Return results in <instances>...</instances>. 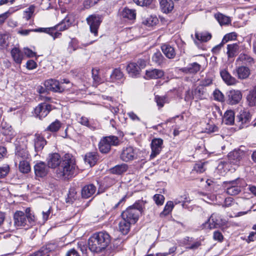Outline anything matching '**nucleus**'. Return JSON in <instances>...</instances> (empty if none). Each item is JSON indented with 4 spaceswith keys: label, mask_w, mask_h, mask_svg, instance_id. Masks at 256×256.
Wrapping results in <instances>:
<instances>
[{
    "label": "nucleus",
    "mask_w": 256,
    "mask_h": 256,
    "mask_svg": "<svg viewBox=\"0 0 256 256\" xmlns=\"http://www.w3.org/2000/svg\"><path fill=\"white\" fill-rule=\"evenodd\" d=\"M220 74L222 79L227 85H235L238 82L236 78L232 76L226 69L222 70L220 71Z\"/></svg>",
    "instance_id": "19"
},
{
    "label": "nucleus",
    "mask_w": 256,
    "mask_h": 256,
    "mask_svg": "<svg viewBox=\"0 0 256 256\" xmlns=\"http://www.w3.org/2000/svg\"><path fill=\"white\" fill-rule=\"evenodd\" d=\"M160 6L164 12L168 13L173 10L174 4L172 0H161Z\"/></svg>",
    "instance_id": "27"
},
{
    "label": "nucleus",
    "mask_w": 256,
    "mask_h": 256,
    "mask_svg": "<svg viewBox=\"0 0 256 256\" xmlns=\"http://www.w3.org/2000/svg\"><path fill=\"white\" fill-rule=\"evenodd\" d=\"M8 35L0 34V50L8 46Z\"/></svg>",
    "instance_id": "47"
},
{
    "label": "nucleus",
    "mask_w": 256,
    "mask_h": 256,
    "mask_svg": "<svg viewBox=\"0 0 256 256\" xmlns=\"http://www.w3.org/2000/svg\"><path fill=\"white\" fill-rule=\"evenodd\" d=\"M128 168V166L126 164H118L110 170V172L115 174H122L126 172Z\"/></svg>",
    "instance_id": "34"
},
{
    "label": "nucleus",
    "mask_w": 256,
    "mask_h": 256,
    "mask_svg": "<svg viewBox=\"0 0 256 256\" xmlns=\"http://www.w3.org/2000/svg\"><path fill=\"white\" fill-rule=\"evenodd\" d=\"M11 55L16 63L20 64L22 62L23 54L18 48H12L11 50Z\"/></svg>",
    "instance_id": "35"
},
{
    "label": "nucleus",
    "mask_w": 256,
    "mask_h": 256,
    "mask_svg": "<svg viewBox=\"0 0 256 256\" xmlns=\"http://www.w3.org/2000/svg\"><path fill=\"white\" fill-rule=\"evenodd\" d=\"M152 61L158 66H162L165 63L166 59L160 51H156L152 58Z\"/></svg>",
    "instance_id": "33"
},
{
    "label": "nucleus",
    "mask_w": 256,
    "mask_h": 256,
    "mask_svg": "<svg viewBox=\"0 0 256 256\" xmlns=\"http://www.w3.org/2000/svg\"><path fill=\"white\" fill-rule=\"evenodd\" d=\"M250 120V113L245 110H240L236 116V122L240 128L246 126Z\"/></svg>",
    "instance_id": "14"
},
{
    "label": "nucleus",
    "mask_w": 256,
    "mask_h": 256,
    "mask_svg": "<svg viewBox=\"0 0 256 256\" xmlns=\"http://www.w3.org/2000/svg\"><path fill=\"white\" fill-rule=\"evenodd\" d=\"M174 207V202L168 201L166 204L164 209L160 214V216L163 217L168 216Z\"/></svg>",
    "instance_id": "41"
},
{
    "label": "nucleus",
    "mask_w": 256,
    "mask_h": 256,
    "mask_svg": "<svg viewBox=\"0 0 256 256\" xmlns=\"http://www.w3.org/2000/svg\"><path fill=\"white\" fill-rule=\"evenodd\" d=\"M34 174L37 177L44 178L48 172V166L42 162H38L34 166Z\"/></svg>",
    "instance_id": "15"
},
{
    "label": "nucleus",
    "mask_w": 256,
    "mask_h": 256,
    "mask_svg": "<svg viewBox=\"0 0 256 256\" xmlns=\"http://www.w3.org/2000/svg\"><path fill=\"white\" fill-rule=\"evenodd\" d=\"M122 77V72L118 68L114 69L110 75V78L112 80H120Z\"/></svg>",
    "instance_id": "51"
},
{
    "label": "nucleus",
    "mask_w": 256,
    "mask_h": 256,
    "mask_svg": "<svg viewBox=\"0 0 256 256\" xmlns=\"http://www.w3.org/2000/svg\"><path fill=\"white\" fill-rule=\"evenodd\" d=\"M158 22V19L156 16H150L145 20L143 23L148 26H152L156 24Z\"/></svg>",
    "instance_id": "55"
},
{
    "label": "nucleus",
    "mask_w": 256,
    "mask_h": 256,
    "mask_svg": "<svg viewBox=\"0 0 256 256\" xmlns=\"http://www.w3.org/2000/svg\"><path fill=\"white\" fill-rule=\"evenodd\" d=\"M96 191V187L92 184L85 186L82 190V198H88L92 196Z\"/></svg>",
    "instance_id": "21"
},
{
    "label": "nucleus",
    "mask_w": 256,
    "mask_h": 256,
    "mask_svg": "<svg viewBox=\"0 0 256 256\" xmlns=\"http://www.w3.org/2000/svg\"><path fill=\"white\" fill-rule=\"evenodd\" d=\"M92 76L94 80V86H96L97 85L102 82V80L98 76V70H92Z\"/></svg>",
    "instance_id": "46"
},
{
    "label": "nucleus",
    "mask_w": 256,
    "mask_h": 256,
    "mask_svg": "<svg viewBox=\"0 0 256 256\" xmlns=\"http://www.w3.org/2000/svg\"><path fill=\"white\" fill-rule=\"evenodd\" d=\"M161 49L166 56L169 58H174L176 56L174 48L168 44H164L162 45Z\"/></svg>",
    "instance_id": "20"
},
{
    "label": "nucleus",
    "mask_w": 256,
    "mask_h": 256,
    "mask_svg": "<svg viewBox=\"0 0 256 256\" xmlns=\"http://www.w3.org/2000/svg\"><path fill=\"white\" fill-rule=\"evenodd\" d=\"M34 146L36 151L41 150L46 144L44 138L38 134H36L34 138Z\"/></svg>",
    "instance_id": "24"
},
{
    "label": "nucleus",
    "mask_w": 256,
    "mask_h": 256,
    "mask_svg": "<svg viewBox=\"0 0 256 256\" xmlns=\"http://www.w3.org/2000/svg\"><path fill=\"white\" fill-rule=\"evenodd\" d=\"M140 216L139 211L136 209L132 208V206H129L121 214L122 218L126 219L132 224H134L137 222Z\"/></svg>",
    "instance_id": "9"
},
{
    "label": "nucleus",
    "mask_w": 256,
    "mask_h": 256,
    "mask_svg": "<svg viewBox=\"0 0 256 256\" xmlns=\"http://www.w3.org/2000/svg\"><path fill=\"white\" fill-rule=\"evenodd\" d=\"M155 100L158 106L162 108L164 104L168 102V99L166 96H156Z\"/></svg>",
    "instance_id": "50"
},
{
    "label": "nucleus",
    "mask_w": 256,
    "mask_h": 256,
    "mask_svg": "<svg viewBox=\"0 0 256 256\" xmlns=\"http://www.w3.org/2000/svg\"><path fill=\"white\" fill-rule=\"evenodd\" d=\"M44 84L46 89L54 92H61L66 89L65 86H62L58 81L54 79L46 80Z\"/></svg>",
    "instance_id": "10"
},
{
    "label": "nucleus",
    "mask_w": 256,
    "mask_h": 256,
    "mask_svg": "<svg viewBox=\"0 0 256 256\" xmlns=\"http://www.w3.org/2000/svg\"><path fill=\"white\" fill-rule=\"evenodd\" d=\"M207 164L208 162H198L195 164L192 171L196 173H202L206 170Z\"/></svg>",
    "instance_id": "36"
},
{
    "label": "nucleus",
    "mask_w": 256,
    "mask_h": 256,
    "mask_svg": "<svg viewBox=\"0 0 256 256\" xmlns=\"http://www.w3.org/2000/svg\"><path fill=\"white\" fill-rule=\"evenodd\" d=\"M146 203V201L138 200L130 206H132V208L138 210L140 212V214L143 212Z\"/></svg>",
    "instance_id": "45"
},
{
    "label": "nucleus",
    "mask_w": 256,
    "mask_h": 256,
    "mask_svg": "<svg viewBox=\"0 0 256 256\" xmlns=\"http://www.w3.org/2000/svg\"><path fill=\"white\" fill-rule=\"evenodd\" d=\"M78 48V42L75 38H72L69 42L67 50L70 54H72Z\"/></svg>",
    "instance_id": "44"
},
{
    "label": "nucleus",
    "mask_w": 256,
    "mask_h": 256,
    "mask_svg": "<svg viewBox=\"0 0 256 256\" xmlns=\"http://www.w3.org/2000/svg\"><path fill=\"white\" fill-rule=\"evenodd\" d=\"M126 71L130 76L134 77L140 73V68L136 62H130L128 64L126 68Z\"/></svg>",
    "instance_id": "25"
},
{
    "label": "nucleus",
    "mask_w": 256,
    "mask_h": 256,
    "mask_svg": "<svg viewBox=\"0 0 256 256\" xmlns=\"http://www.w3.org/2000/svg\"><path fill=\"white\" fill-rule=\"evenodd\" d=\"M136 150L132 146H128L124 148L122 150L120 158L126 162L132 160L136 158Z\"/></svg>",
    "instance_id": "12"
},
{
    "label": "nucleus",
    "mask_w": 256,
    "mask_h": 256,
    "mask_svg": "<svg viewBox=\"0 0 256 256\" xmlns=\"http://www.w3.org/2000/svg\"><path fill=\"white\" fill-rule=\"evenodd\" d=\"M163 145V140L160 138H156L152 140L150 146L152 152L150 155V158L152 159L156 156L160 154Z\"/></svg>",
    "instance_id": "11"
},
{
    "label": "nucleus",
    "mask_w": 256,
    "mask_h": 256,
    "mask_svg": "<svg viewBox=\"0 0 256 256\" xmlns=\"http://www.w3.org/2000/svg\"><path fill=\"white\" fill-rule=\"evenodd\" d=\"M130 118L134 122H140V118L133 112H130L127 113Z\"/></svg>",
    "instance_id": "61"
},
{
    "label": "nucleus",
    "mask_w": 256,
    "mask_h": 256,
    "mask_svg": "<svg viewBox=\"0 0 256 256\" xmlns=\"http://www.w3.org/2000/svg\"><path fill=\"white\" fill-rule=\"evenodd\" d=\"M121 16L124 18L133 20L136 18V12L134 10L124 8L121 12Z\"/></svg>",
    "instance_id": "37"
},
{
    "label": "nucleus",
    "mask_w": 256,
    "mask_h": 256,
    "mask_svg": "<svg viewBox=\"0 0 256 256\" xmlns=\"http://www.w3.org/2000/svg\"><path fill=\"white\" fill-rule=\"evenodd\" d=\"M213 238L216 240L222 242L224 239V236L219 231H215L214 232Z\"/></svg>",
    "instance_id": "62"
},
{
    "label": "nucleus",
    "mask_w": 256,
    "mask_h": 256,
    "mask_svg": "<svg viewBox=\"0 0 256 256\" xmlns=\"http://www.w3.org/2000/svg\"><path fill=\"white\" fill-rule=\"evenodd\" d=\"M195 36L196 40L201 42H206L212 38L210 34L207 32H196Z\"/></svg>",
    "instance_id": "39"
},
{
    "label": "nucleus",
    "mask_w": 256,
    "mask_h": 256,
    "mask_svg": "<svg viewBox=\"0 0 256 256\" xmlns=\"http://www.w3.org/2000/svg\"><path fill=\"white\" fill-rule=\"evenodd\" d=\"M227 221L222 218L218 214L213 213L210 218L202 224L204 228L214 229L222 228L225 226Z\"/></svg>",
    "instance_id": "5"
},
{
    "label": "nucleus",
    "mask_w": 256,
    "mask_h": 256,
    "mask_svg": "<svg viewBox=\"0 0 256 256\" xmlns=\"http://www.w3.org/2000/svg\"><path fill=\"white\" fill-rule=\"evenodd\" d=\"M214 18L221 26H228L231 24V18L220 12H217L214 14Z\"/></svg>",
    "instance_id": "22"
},
{
    "label": "nucleus",
    "mask_w": 256,
    "mask_h": 256,
    "mask_svg": "<svg viewBox=\"0 0 256 256\" xmlns=\"http://www.w3.org/2000/svg\"><path fill=\"white\" fill-rule=\"evenodd\" d=\"M51 213V208L50 207L46 211L43 210L42 212V220L44 222H45L48 218L50 214Z\"/></svg>",
    "instance_id": "63"
},
{
    "label": "nucleus",
    "mask_w": 256,
    "mask_h": 256,
    "mask_svg": "<svg viewBox=\"0 0 256 256\" xmlns=\"http://www.w3.org/2000/svg\"><path fill=\"white\" fill-rule=\"evenodd\" d=\"M10 172V166L8 164H5L2 166H0V178H4L7 176Z\"/></svg>",
    "instance_id": "53"
},
{
    "label": "nucleus",
    "mask_w": 256,
    "mask_h": 256,
    "mask_svg": "<svg viewBox=\"0 0 256 256\" xmlns=\"http://www.w3.org/2000/svg\"><path fill=\"white\" fill-rule=\"evenodd\" d=\"M132 224L127 220L126 219L122 218V220L118 224L119 230L122 234H126L130 230V225Z\"/></svg>",
    "instance_id": "28"
},
{
    "label": "nucleus",
    "mask_w": 256,
    "mask_h": 256,
    "mask_svg": "<svg viewBox=\"0 0 256 256\" xmlns=\"http://www.w3.org/2000/svg\"><path fill=\"white\" fill-rule=\"evenodd\" d=\"M153 200L157 205L162 206L164 202V197L162 194H156L153 196Z\"/></svg>",
    "instance_id": "52"
},
{
    "label": "nucleus",
    "mask_w": 256,
    "mask_h": 256,
    "mask_svg": "<svg viewBox=\"0 0 256 256\" xmlns=\"http://www.w3.org/2000/svg\"><path fill=\"white\" fill-rule=\"evenodd\" d=\"M206 91L204 86H198L194 92V96L198 99H204L206 98Z\"/></svg>",
    "instance_id": "40"
},
{
    "label": "nucleus",
    "mask_w": 256,
    "mask_h": 256,
    "mask_svg": "<svg viewBox=\"0 0 256 256\" xmlns=\"http://www.w3.org/2000/svg\"><path fill=\"white\" fill-rule=\"evenodd\" d=\"M119 144V140L116 136H106L100 140L98 146L100 152L108 153L110 150L112 146H116Z\"/></svg>",
    "instance_id": "6"
},
{
    "label": "nucleus",
    "mask_w": 256,
    "mask_h": 256,
    "mask_svg": "<svg viewBox=\"0 0 256 256\" xmlns=\"http://www.w3.org/2000/svg\"><path fill=\"white\" fill-rule=\"evenodd\" d=\"M28 160H25L19 162V170L22 173L27 174L30 170V166Z\"/></svg>",
    "instance_id": "38"
},
{
    "label": "nucleus",
    "mask_w": 256,
    "mask_h": 256,
    "mask_svg": "<svg viewBox=\"0 0 256 256\" xmlns=\"http://www.w3.org/2000/svg\"><path fill=\"white\" fill-rule=\"evenodd\" d=\"M78 118V120L82 125L88 126H89V121L86 117L84 116H80L79 118Z\"/></svg>",
    "instance_id": "64"
},
{
    "label": "nucleus",
    "mask_w": 256,
    "mask_h": 256,
    "mask_svg": "<svg viewBox=\"0 0 256 256\" xmlns=\"http://www.w3.org/2000/svg\"><path fill=\"white\" fill-rule=\"evenodd\" d=\"M30 208L26 209L25 212L16 211L14 215V224L16 228H29L35 223V216L31 213Z\"/></svg>",
    "instance_id": "3"
},
{
    "label": "nucleus",
    "mask_w": 256,
    "mask_h": 256,
    "mask_svg": "<svg viewBox=\"0 0 256 256\" xmlns=\"http://www.w3.org/2000/svg\"><path fill=\"white\" fill-rule=\"evenodd\" d=\"M200 66L198 64L193 62L184 68L182 71L187 74H196L200 70Z\"/></svg>",
    "instance_id": "30"
},
{
    "label": "nucleus",
    "mask_w": 256,
    "mask_h": 256,
    "mask_svg": "<svg viewBox=\"0 0 256 256\" xmlns=\"http://www.w3.org/2000/svg\"><path fill=\"white\" fill-rule=\"evenodd\" d=\"M15 160L20 162L28 160L30 155L27 150V140L26 138L17 139L15 143Z\"/></svg>",
    "instance_id": "4"
},
{
    "label": "nucleus",
    "mask_w": 256,
    "mask_h": 256,
    "mask_svg": "<svg viewBox=\"0 0 256 256\" xmlns=\"http://www.w3.org/2000/svg\"><path fill=\"white\" fill-rule=\"evenodd\" d=\"M48 164L49 168H56V174L58 178L69 179L75 174L77 169L74 158L69 154H64L61 160L60 156L58 153L49 155Z\"/></svg>",
    "instance_id": "1"
},
{
    "label": "nucleus",
    "mask_w": 256,
    "mask_h": 256,
    "mask_svg": "<svg viewBox=\"0 0 256 256\" xmlns=\"http://www.w3.org/2000/svg\"><path fill=\"white\" fill-rule=\"evenodd\" d=\"M212 78L211 76H206L201 82L200 86H208L212 84Z\"/></svg>",
    "instance_id": "59"
},
{
    "label": "nucleus",
    "mask_w": 256,
    "mask_h": 256,
    "mask_svg": "<svg viewBox=\"0 0 256 256\" xmlns=\"http://www.w3.org/2000/svg\"><path fill=\"white\" fill-rule=\"evenodd\" d=\"M236 61H240L246 64H252L254 62V59L250 56L246 54L242 53L240 54Z\"/></svg>",
    "instance_id": "42"
},
{
    "label": "nucleus",
    "mask_w": 256,
    "mask_h": 256,
    "mask_svg": "<svg viewBox=\"0 0 256 256\" xmlns=\"http://www.w3.org/2000/svg\"><path fill=\"white\" fill-rule=\"evenodd\" d=\"M222 122L226 124L232 125L234 122V113L232 110H228L225 112L222 118Z\"/></svg>",
    "instance_id": "29"
},
{
    "label": "nucleus",
    "mask_w": 256,
    "mask_h": 256,
    "mask_svg": "<svg viewBox=\"0 0 256 256\" xmlns=\"http://www.w3.org/2000/svg\"><path fill=\"white\" fill-rule=\"evenodd\" d=\"M110 242V236L106 232H96L88 239V248L92 252L98 253L105 250Z\"/></svg>",
    "instance_id": "2"
},
{
    "label": "nucleus",
    "mask_w": 256,
    "mask_h": 256,
    "mask_svg": "<svg viewBox=\"0 0 256 256\" xmlns=\"http://www.w3.org/2000/svg\"><path fill=\"white\" fill-rule=\"evenodd\" d=\"M164 75V72L158 69H152L147 70L146 72V76L148 78L157 79L162 77Z\"/></svg>",
    "instance_id": "26"
},
{
    "label": "nucleus",
    "mask_w": 256,
    "mask_h": 256,
    "mask_svg": "<svg viewBox=\"0 0 256 256\" xmlns=\"http://www.w3.org/2000/svg\"><path fill=\"white\" fill-rule=\"evenodd\" d=\"M86 22L90 26V32L94 36L98 35V30L102 22L101 18L98 16L90 15L86 19Z\"/></svg>",
    "instance_id": "8"
},
{
    "label": "nucleus",
    "mask_w": 256,
    "mask_h": 256,
    "mask_svg": "<svg viewBox=\"0 0 256 256\" xmlns=\"http://www.w3.org/2000/svg\"><path fill=\"white\" fill-rule=\"evenodd\" d=\"M236 76L239 79L244 80L248 78L250 74V70L245 66H240L236 69Z\"/></svg>",
    "instance_id": "23"
},
{
    "label": "nucleus",
    "mask_w": 256,
    "mask_h": 256,
    "mask_svg": "<svg viewBox=\"0 0 256 256\" xmlns=\"http://www.w3.org/2000/svg\"><path fill=\"white\" fill-rule=\"evenodd\" d=\"M60 126L61 124L60 122L56 120L48 127L47 130L52 132H56L60 129Z\"/></svg>",
    "instance_id": "49"
},
{
    "label": "nucleus",
    "mask_w": 256,
    "mask_h": 256,
    "mask_svg": "<svg viewBox=\"0 0 256 256\" xmlns=\"http://www.w3.org/2000/svg\"><path fill=\"white\" fill-rule=\"evenodd\" d=\"M51 110V106L45 102L41 103L34 110L36 116L40 119L46 117Z\"/></svg>",
    "instance_id": "13"
},
{
    "label": "nucleus",
    "mask_w": 256,
    "mask_h": 256,
    "mask_svg": "<svg viewBox=\"0 0 256 256\" xmlns=\"http://www.w3.org/2000/svg\"><path fill=\"white\" fill-rule=\"evenodd\" d=\"M237 37V34L234 32H230L226 34L223 38L222 40L223 41V43H226L229 40H232L236 39Z\"/></svg>",
    "instance_id": "56"
},
{
    "label": "nucleus",
    "mask_w": 256,
    "mask_h": 256,
    "mask_svg": "<svg viewBox=\"0 0 256 256\" xmlns=\"http://www.w3.org/2000/svg\"><path fill=\"white\" fill-rule=\"evenodd\" d=\"M134 2L137 5L144 6L150 4L151 2V0H133Z\"/></svg>",
    "instance_id": "60"
},
{
    "label": "nucleus",
    "mask_w": 256,
    "mask_h": 256,
    "mask_svg": "<svg viewBox=\"0 0 256 256\" xmlns=\"http://www.w3.org/2000/svg\"><path fill=\"white\" fill-rule=\"evenodd\" d=\"M248 100L250 106H253L256 104V86L248 96Z\"/></svg>",
    "instance_id": "48"
},
{
    "label": "nucleus",
    "mask_w": 256,
    "mask_h": 256,
    "mask_svg": "<svg viewBox=\"0 0 256 256\" xmlns=\"http://www.w3.org/2000/svg\"><path fill=\"white\" fill-rule=\"evenodd\" d=\"M188 194L184 192L182 195L180 196L178 198H176L174 202L176 204H178L180 202H188Z\"/></svg>",
    "instance_id": "58"
},
{
    "label": "nucleus",
    "mask_w": 256,
    "mask_h": 256,
    "mask_svg": "<svg viewBox=\"0 0 256 256\" xmlns=\"http://www.w3.org/2000/svg\"><path fill=\"white\" fill-rule=\"evenodd\" d=\"M238 180L230 181L226 184V192L228 194L235 196L241 191L240 186L238 183Z\"/></svg>",
    "instance_id": "16"
},
{
    "label": "nucleus",
    "mask_w": 256,
    "mask_h": 256,
    "mask_svg": "<svg viewBox=\"0 0 256 256\" xmlns=\"http://www.w3.org/2000/svg\"><path fill=\"white\" fill-rule=\"evenodd\" d=\"M35 7L34 6H30L24 11V18L26 20H28L30 18L32 14L34 11Z\"/></svg>",
    "instance_id": "54"
},
{
    "label": "nucleus",
    "mask_w": 256,
    "mask_h": 256,
    "mask_svg": "<svg viewBox=\"0 0 256 256\" xmlns=\"http://www.w3.org/2000/svg\"><path fill=\"white\" fill-rule=\"evenodd\" d=\"M227 54L228 58H234L237 54L239 46L238 44H230L227 46Z\"/></svg>",
    "instance_id": "32"
},
{
    "label": "nucleus",
    "mask_w": 256,
    "mask_h": 256,
    "mask_svg": "<svg viewBox=\"0 0 256 256\" xmlns=\"http://www.w3.org/2000/svg\"><path fill=\"white\" fill-rule=\"evenodd\" d=\"M68 28V26L64 22H62L54 26L48 28H38L36 31L48 33L52 36L54 40L61 35V33L60 32Z\"/></svg>",
    "instance_id": "7"
},
{
    "label": "nucleus",
    "mask_w": 256,
    "mask_h": 256,
    "mask_svg": "<svg viewBox=\"0 0 256 256\" xmlns=\"http://www.w3.org/2000/svg\"><path fill=\"white\" fill-rule=\"evenodd\" d=\"M229 163L228 162L225 161H221L219 162L217 170L220 172V174L224 175L226 171L229 170Z\"/></svg>",
    "instance_id": "43"
},
{
    "label": "nucleus",
    "mask_w": 256,
    "mask_h": 256,
    "mask_svg": "<svg viewBox=\"0 0 256 256\" xmlns=\"http://www.w3.org/2000/svg\"><path fill=\"white\" fill-rule=\"evenodd\" d=\"M242 98L240 90H232L228 92V101L230 104H236L239 102Z\"/></svg>",
    "instance_id": "17"
},
{
    "label": "nucleus",
    "mask_w": 256,
    "mask_h": 256,
    "mask_svg": "<svg viewBox=\"0 0 256 256\" xmlns=\"http://www.w3.org/2000/svg\"><path fill=\"white\" fill-rule=\"evenodd\" d=\"M244 152L240 150H234L228 155V162L233 164H238V162L242 158Z\"/></svg>",
    "instance_id": "18"
},
{
    "label": "nucleus",
    "mask_w": 256,
    "mask_h": 256,
    "mask_svg": "<svg viewBox=\"0 0 256 256\" xmlns=\"http://www.w3.org/2000/svg\"><path fill=\"white\" fill-rule=\"evenodd\" d=\"M214 99L218 102L224 100V96L222 93L218 90H216L213 92Z\"/></svg>",
    "instance_id": "57"
},
{
    "label": "nucleus",
    "mask_w": 256,
    "mask_h": 256,
    "mask_svg": "<svg viewBox=\"0 0 256 256\" xmlns=\"http://www.w3.org/2000/svg\"><path fill=\"white\" fill-rule=\"evenodd\" d=\"M84 160L90 166H94L98 160L97 154L96 152H88L86 154Z\"/></svg>",
    "instance_id": "31"
}]
</instances>
